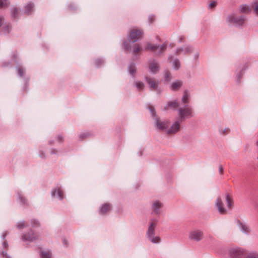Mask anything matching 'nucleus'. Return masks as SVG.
<instances>
[{
	"instance_id": "nucleus-1",
	"label": "nucleus",
	"mask_w": 258,
	"mask_h": 258,
	"mask_svg": "<svg viewBox=\"0 0 258 258\" xmlns=\"http://www.w3.org/2000/svg\"><path fill=\"white\" fill-rule=\"evenodd\" d=\"M143 36V32L141 29L134 27L130 30V40L134 42L141 39Z\"/></svg>"
},
{
	"instance_id": "nucleus-2",
	"label": "nucleus",
	"mask_w": 258,
	"mask_h": 258,
	"mask_svg": "<svg viewBox=\"0 0 258 258\" xmlns=\"http://www.w3.org/2000/svg\"><path fill=\"white\" fill-rule=\"evenodd\" d=\"M166 44H164L162 45L159 46L153 45L151 43H148L146 46V49L147 50H151L152 51H156V50H158L157 54L158 55H160L162 52H163L166 50Z\"/></svg>"
},
{
	"instance_id": "nucleus-3",
	"label": "nucleus",
	"mask_w": 258,
	"mask_h": 258,
	"mask_svg": "<svg viewBox=\"0 0 258 258\" xmlns=\"http://www.w3.org/2000/svg\"><path fill=\"white\" fill-rule=\"evenodd\" d=\"M247 253L248 251L238 248H233L230 250L231 255L234 258H245Z\"/></svg>"
},
{
	"instance_id": "nucleus-4",
	"label": "nucleus",
	"mask_w": 258,
	"mask_h": 258,
	"mask_svg": "<svg viewBox=\"0 0 258 258\" xmlns=\"http://www.w3.org/2000/svg\"><path fill=\"white\" fill-rule=\"evenodd\" d=\"M179 115L181 118L185 117H190L192 116L191 109L186 105L184 108H180L179 109Z\"/></svg>"
},
{
	"instance_id": "nucleus-5",
	"label": "nucleus",
	"mask_w": 258,
	"mask_h": 258,
	"mask_svg": "<svg viewBox=\"0 0 258 258\" xmlns=\"http://www.w3.org/2000/svg\"><path fill=\"white\" fill-rule=\"evenodd\" d=\"M203 237V232L200 230H195L191 231L189 234L190 239L199 241L202 239Z\"/></svg>"
},
{
	"instance_id": "nucleus-6",
	"label": "nucleus",
	"mask_w": 258,
	"mask_h": 258,
	"mask_svg": "<svg viewBox=\"0 0 258 258\" xmlns=\"http://www.w3.org/2000/svg\"><path fill=\"white\" fill-rule=\"evenodd\" d=\"M38 237L39 236L37 235L31 231L28 233L24 234L22 236V239L24 241L30 242L37 239Z\"/></svg>"
},
{
	"instance_id": "nucleus-7",
	"label": "nucleus",
	"mask_w": 258,
	"mask_h": 258,
	"mask_svg": "<svg viewBox=\"0 0 258 258\" xmlns=\"http://www.w3.org/2000/svg\"><path fill=\"white\" fill-rule=\"evenodd\" d=\"M215 207L220 214L225 215L227 213V210L224 207V203L221 198H217L215 202Z\"/></svg>"
},
{
	"instance_id": "nucleus-8",
	"label": "nucleus",
	"mask_w": 258,
	"mask_h": 258,
	"mask_svg": "<svg viewBox=\"0 0 258 258\" xmlns=\"http://www.w3.org/2000/svg\"><path fill=\"white\" fill-rule=\"evenodd\" d=\"M157 221L154 219H152L150 222V225L148 228V230L147 233L148 238L151 237L152 236L154 235L155 228L156 226Z\"/></svg>"
},
{
	"instance_id": "nucleus-9",
	"label": "nucleus",
	"mask_w": 258,
	"mask_h": 258,
	"mask_svg": "<svg viewBox=\"0 0 258 258\" xmlns=\"http://www.w3.org/2000/svg\"><path fill=\"white\" fill-rule=\"evenodd\" d=\"M168 125L169 121L168 120H162L160 119H156V126L159 130L165 131L166 133V131L168 130L167 127Z\"/></svg>"
},
{
	"instance_id": "nucleus-10",
	"label": "nucleus",
	"mask_w": 258,
	"mask_h": 258,
	"mask_svg": "<svg viewBox=\"0 0 258 258\" xmlns=\"http://www.w3.org/2000/svg\"><path fill=\"white\" fill-rule=\"evenodd\" d=\"M229 19L230 22L238 25H242L245 21V18L242 16H231L229 17Z\"/></svg>"
},
{
	"instance_id": "nucleus-11",
	"label": "nucleus",
	"mask_w": 258,
	"mask_h": 258,
	"mask_svg": "<svg viewBox=\"0 0 258 258\" xmlns=\"http://www.w3.org/2000/svg\"><path fill=\"white\" fill-rule=\"evenodd\" d=\"M146 81L151 90H155L157 89L159 84L158 81L149 77H146Z\"/></svg>"
},
{
	"instance_id": "nucleus-12",
	"label": "nucleus",
	"mask_w": 258,
	"mask_h": 258,
	"mask_svg": "<svg viewBox=\"0 0 258 258\" xmlns=\"http://www.w3.org/2000/svg\"><path fill=\"white\" fill-rule=\"evenodd\" d=\"M180 124L179 120L176 121L171 126V127L166 131V133L168 135L174 134L178 132L180 130Z\"/></svg>"
},
{
	"instance_id": "nucleus-13",
	"label": "nucleus",
	"mask_w": 258,
	"mask_h": 258,
	"mask_svg": "<svg viewBox=\"0 0 258 258\" xmlns=\"http://www.w3.org/2000/svg\"><path fill=\"white\" fill-rule=\"evenodd\" d=\"M149 68L152 73H156L159 71L160 67L157 62L153 60L149 63Z\"/></svg>"
},
{
	"instance_id": "nucleus-14",
	"label": "nucleus",
	"mask_w": 258,
	"mask_h": 258,
	"mask_svg": "<svg viewBox=\"0 0 258 258\" xmlns=\"http://www.w3.org/2000/svg\"><path fill=\"white\" fill-rule=\"evenodd\" d=\"M162 207L163 204L162 203L158 201H155L152 207L153 212L156 214H159L160 213L159 209H160Z\"/></svg>"
},
{
	"instance_id": "nucleus-15",
	"label": "nucleus",
	"mask_w": 258,
	"mask_h": 258,
	"mask_svg": "<svg viewBox=\"0 0 258 258\" xmlns=\"http://www.w3.org/2000/svg\"><path fill=\"white\" fill-rule=\"evenodd\" d=\"M131 47L132 48L133 54L136 56L139 54L142 50L141 46L138 43L134 44Z\"/></svg>"
},
{
	"instance_id": "nucleus-16",
	"label": "nucleus",
	"mask_w": 258,
	"mask_h": 258,
	"mask_svg": "<svg viewBox=\"0 0 258 258\" xmlns=\"http://www.w3.org/2000/svg\"><path fill=\"white\" fill-rule=\"evenodd\" d=\"M51 195L53 197H56L61 200L63 198L62 191L59 188L52 190Z\"/></svg>"
},
{
	"instance_id": "nucleus-17",
	"label": "nucleus",
	"mask_w": 258,
	"mask_h": 258,
	"mask_svg": "<svg viewBox=\"0 0 258 258\" xmlns=\"http://www.w3.org/2000/svg\"><path fill=\"white\" fill-rule=\"evenodd\" d=\"M182 85V82L181 81H176L172 83L170 88L173 91L178 90Z\"/></svg>"
},
{
	"instance_id": "nucleus-18",
	"label": "nucleus",
	"mask_w": 258,
	"mask_h": 258,
	"mask_svg": "<svg viewBox=\"0 0 258 258\" xmlns=\"http://www.w3.org/2000/svg\"><path fill=\"white\" fill-rule=\"evenodd\" d=\"M239 10L241 13L249 14L251 11V9L250 7L246 5H242L240 6Z\"/></svg>"
},
{
	"instance_id": "nucleus-19",
	"label": "nucleus",
	"mask_w": 258,
	"mask_h": 258,
	"mask_svg": "<svg viewBox=\"0 0 258 258\" xmlns=\"http://www.w3.org/2000/svg\"><path fill=\"white\" fill-rule=\"evenodd\" d=\"M110 209V206L109 204H105L101 206L100 209L99 213L101 214H104L108 212Z\"/></svg>"
},
{
	"instance_id": "nucleus-20",
	"label": "nucleus",
	"mask_w": 258,
	"mask_h": 258,
	"mask_svg": "<svg viewBox=\"0 0 258 258\" xmlns=\"http://www.w3.org/2000/svg\"><path fill=\"white\" fill-rule=\"evenodd\" d=\"M33 10V5L31 3H29L26 5L24 8V12L25 14H29Z\"/></svg>"
},
{
	"instance_id": "nucleus-21",
	"label": "nucleus",
	"mask_w": 258,
	"mask_h": 258,
	"mask_svg": "<svg viewBox=\"0 0 258 258\" xmlns=\"http://www.w3.org/2000/svg\"><path fill=\"white\" fill-rule=\"evenodd\" d=\"M226 201L227 202V207L229 210H231L233 207V201L232 199L230 197L229 195H227L226 198Z\"/></svg>"
},
{
	"instance_id": "nucleus-22",
	"label": "nucleus",
	"mask_w": 258,
	"mask_h": 258,
	"mask_svg": "<svg viewBox=\"0 0 258 258\" xmlns=\"http://www.w3.org/2000/svg\"><path fill=\"white\" fill-rule=\"evenodd\" d=\"M189 94L187 91H185L183 93L181 102L184 104H187L189 102Z\"/></svg>"
},
{
	"instance_id": "nucleus-23",
	"label": "nucleus",
	"mask_w": 258,
	"mask_h": 258,
	"mask_svg": "<svg viewBox=\"0 0 258 258\" xmlns=\"http://www.w3.org/2000/svg\"><path fill=\"white\" fill-rule=\"evenodd\" d=\"M41 258H50L51 253L49 250H42L40 253Z\"/></svg>"
},
{
	"instance_id": "nucleus-24",
	"label": "nucleus",
	"mask_w": 258,
	"mask_h": 258,
	"mask_svg": "<svg viewBox=\"0 0 258 258\" xmlns=\"http://www.w3.org/2000/svg\"><path fill=\"white\" fill-rule=\"evenodd\" d=\"M135 85L139 91H141L143 90L145 87L144 84L143 82L139 81H136L135 83Z\"/></svg>"
},
{
	"instance_id": "nucleus-25",
	"label": "nucleus",
	"mask_w": 258,
	"mask_h": 258,
	"mask_svg": "<svg viewBox=\"0 0 258 258\" xmlns=\"http://www.w3.org/2000/svg\"><path fill=\"white\" fill-rule=\"evenodd\" d=\"M164 78L167 82H169L172 79V76L169 71H165L164 72Z\"/></svg>"
},
{
	"instance_id": "nucleus-26",
	"label": "nucleus",
	"mask_w": 258,
	"mask_h": 258,
	"mask_svg": "<svg viewBox=\"0 0 258 258\" xmlns=\"http://www.w3.org/2000/svg\"><path fill=\"white\" fill-rule=\"evenodd\" d=\"M240 228L241 230L244 233H248L249 231V227L242 223H240Z\"/></svg>"
},
{
	"instance_id": "nucleus-27",
	"label": "nucleus",
	"mask_w": 258,
	"mask_h": 258,
	"mask_svg": "<svg viewBox=\"0 0 258 258\" xmlns=\"http://www.w3.org/2000/svg\"><path fill=\"white\" fill-rule=\"evenodd\" d=\"M245 258H258V253L256 252H248Z\"/></svg>"
},
{
	"instance_id": "nucleus-28",
	"label": "nucleus",
	"mask_w": 258,
	"mask_h": 258,
	"mask_svg": "<svg viewBox=\"0 0 258 258\" xmlns=\"http://www.w3.org/2000/svg\"><path fill=\"white\" fill-rule=\"evenodd\" d=\"M148 238L152 242L154 243H158L161 240L160 238L158 236L154 237V236H152L151 237H149Z\"/></svg>"
},
{
	"instance_id": "nucleus-29",
	"label": "nucleus",
	"mask_w": 258,
	"mask_h": 258,
	"mask_svg": "<svg viewBox=\"0 0 258 258\" xmlns=\"http://www.w3.org/2000/svg\"><path fill=\"white\" fill-rule=\"evenodd\" d=\"M252 8L254 12L258 16V1H255L252 4Z\"/></svg>"
},
{
	"instance_id": "nucleus-30",
	"label": "nucleus",
	"mask_w": 258,
	"mask_h": 258,
	"mask_svg": "<svg viewBox=\"0 0 258 258\" xmlns=\"http://www.w3.org/2000/svg\"><path fill=\"white\" fill-rule=\"evenodd\" d=\"M178 103L175 101L170 102L168 103L169 107L174 108V109H176L178 107Z\"/></svg>"
},
{
	"instance_id": "nucleus-31",
	"label": "nucleus",
	"mask_w": 258,
	"mask_h": 258,
	"mask_svg": "<svg viewBox=\"0 0 258 258\" xmlns=\"http://www.w3.org/2000/svg\"><path fill=\"white\" fill-rule=\"evenodd\" d=\"M180 62L178 59H175L173 61V67L175 70H178L180 68Z\"/></svg>"
},
{
	"instance_id": "nucleus-32",
	"label": "nucleus",
	"mask_w": 258,
	"mask_h": 258,
	"mask_svg": "<svg viewBox=\"0 0 258 258\" xmlns=\"http://www.w3.org/2000/svg\"><path fill=\"white\" fill-rule=\"evenodd\" d=\"M220 133L223 135H226L230 133V129L229 128H225L224 129H221Z\"/></svg>"
},
{
	"instance_id": "nucleus-33",
	"label": "nucleus",
	"mask_w": 258,
	"mask_h": 258,
	"mask_svg": "<svg viewBox=\"0 0 258 258\" xmlns=\"http://www.w3.org/2000/svg\"><path fill=\"white\" fill-rule=\"evenodd\" d=\"M18 13V11L17 8L14 7L12 9V15L13 17H16Z\"/></svg>"
},
{
	"instance_id": "nucleus-34",
	"label": "nucleus",
	"mask_w": 258,
	"mask_h": 258,
	"mask_svg": "<svg viewBox=\"0 0 258 258\" xmlns=\"http://www.w3.org/2000/svg\"><path fill=\"white\" fill-rule=\"evenodd\" d=\"M130 74L134 75L136 72V68L134 64L130 65Z\"/></svg>"
},
{
	"instance_id": "nucleus-35",
	"label": "nucleus",
	"mask_w": 258,
	"mask_h": 258,
	"mask_svg": "<svg viewBox=\"0 0 258 258\" xmlns=\"http://www.w3.org/2000/svg\"><path fill=\"white\" fill-rule=\"evenodd\" d=\"M7 5V0H0V8H4Z\"/></svg>"
},
{
	"instance_id": "nucleus-36",
	"label": "nucleus",
	"mask_w": 258,
	"mask_h": 258,
	"mask_svg": "<svg viewBox=\"0 0 258 258\" xmlns=\"http://www.w3.org/2000/svg\"><path fill=\"white\" fill-rule=\"evenodd\" d=\"M216 6H217L216 2L211 1L209 5V8L210 9L214 8Z\"/></svg>"
},
{
	"instance_id": "nucleus-37",
	"label": "nucleus",
	"mask_w": 258,
	"mask_h": 258,
	"mask_svg": "<svg viewBox=\"0 0 258 258\" xmlns=\"http://www.w3.org/2000/svg\"><path fill=\"white\" fill-rule=\"evenodd\" d=\"M25 226V223L24 221H20L18 223L17 227L19 229H23Z\"/></svg>"
},
{
	"instance_id": "nucleus-38",
	"label": "nucleus",
	"mask_w": 258,
	"mask_h": 258,
	"mask_svg": "<svg viewBox=\"0 0 258 258\" xmlns=\"http://www.w3.org/2000/svg\"><path fill=\"white\" fill-rule=\"evenodd\" d=\"M18 71L19 75L21 77L23 76V75L24 74V73L25 72V70L23 68H18Z\"/></svg>"
},
{
	"instance_id": "nucleus-39",
	"label": "nucleus",
	"mask_w": 258,
	"mask_h": 258,
	"mask_svg": "<svg viewBox=\"0 0 258 258\" xmlns=\"http://www.w3.org/2000/svg\"><path fill=\"white\" fill-rule=\"evenodd\" d=\"M32 225L34 227H37L39 225V223L37 220H33L32 221Z\"/></svg>"
},
{
	"instance_id": "nucleus-40",
	"label": "nucleus",
	"mask_w": 258,
	"mask_h": 258,
	"mask_svg": "<svg viewBox=\"0 0 258 258\" xmlns=\"http://www.w3.org/2000/svg\"><path fill=\"white\" fill-rule=\"evenodd\" d=\"M149 109L151 112L152 115L154 116L155 114V109H154V107L151 105H150L149 106Z\"/></svg>"
},
{
	"instance_id": "nucleus-41",
	"label": "nucleus",
	"mask_w": 258,
	"mask_h": 258,
	"mask_svg": "<svg viewBox=\"0 0 258 258\" xmlns=\"http://www.w3.org/2000/svg\"><path fill=\"white\" fill-rule=\"evenodd\" d=\"M155 17L154 16L150 15L149 17V21L150 23H153L155 21Z\"/></svg>"
},
{
	"instance_id": "nucleus-42",
	"label": "nucleus",
	"mask_w": 258,
	"mask_h": 258,
	"mask_svg": "<svg viewBox=\"0 0 258 258\" xmlns=\"http://www.w3.org/2000/svg\"><path fill=\"white\" fill-rule=\"evenodd\" d=\"M219 171L220 174H222L223 173L224 169L221 165L219 166Z\"/></svg>"
},
{
	"instance_id": "nucleus-43",
	"label": "nucleus",
	"mask_w": 258,
	"mask_h": 258,
	"mask_svg": "<svg viewBox=\"0 0 258 258\" xmlns=\"http://www.w3.org/2000/svg\"><path fill=\"white\" fill-rule=\"evenodd\" d=\"M3 258H9V256L6 252L3 251Z\"/></svg>"
},
{
	"instance_id": "nucleus-44",
	"label": "nucleus",
	"mask_w": 258,
	"mask_h": 258,
	"mask_svg": "<svg viewBox=\"0 0 258 258\" xmlns=\"http://www.w3.org/2000/svg\"><path fill=\"white\" fill-rule=\"evenodd\" d=\"M101 62V60L100 59H97L96 60V63L97 66H99Z\"/></svg>"
},
{
	"instance_id": "nucleus-45",
	"label": "nucleus",
	"mask_w": 258,
	"mask_h": 258,
	"mask_svg": "<svg viewBox=\"0 0 258 258\" xmlns=\"http://www.w3.org/2000/svg\"><path fill=\"white\" fill-rule=\"evenodd\" d=\"M3 22H4V18H3V17L0 16V27L2 26Z\"/></svg>"
},
{
	"instance_id": "nucleus-46",
	"label": "nucleus",
	"mask_w": 258,
	"mask_h": 258,
	"mask_svg": "<svg viewBox=\"0 0 258 258\" xmlns=\"http://www.w3.org/2000/svg\"><path fill=\"white\" fill-rule=\"evenodd\" d=\"M20 200L21 201V202L22 203H23V204H25V199H23V198L22 197H20Z\"/></svg>"
},
{
	"instance_id": "nucleus-47",
	"label": "nucleus",
	"mask_w": 258,
	"mask_h": 258,
	"mask_svg": "<svg viewBox=\"0 0 258 258\" xmlns=\"http://www.w3.org/2000/svg\"><path fill=\"white\" fill-rule=\"evenodd\" d=\"M3 246H4V247H6V248L7 247H8V244L7 243V242H5H5L3 243Z\"/></svg>"
},
{
	"instance_id": "nucleus-48",
	"label": "nucleus",
	"mask_w": 258,
	"mask_h": 258,
	"mask_svg": "<svg viewBox=\"0 0 258 258\" xmlns=\"http://www.w3.org/2000/svg\"><path fill=\"white\" fill-rule=\"evenodd\" d=\"M182 50H183L182 49H180H180H178L177 50V54H179Z\"/></svg>"
},
{
	"instance_id": "nucleus-49",
	"label": "nucleus",
	"mask_w": 258,
	"mask_h": 258,
	"mask_svg": "<svg viewBox=\"0 0 258 258\" xmlns=\"http://www.w3.org/2000/svg\"><path fill=\"white\" fill-rule=\"evenodd\" d=\"M124 47H125V48L126 49H128L127 45L125 43H124Z\"/></svg>"
},
{
	"instance_id": "nucleus-50",
	"label": "nucleus",
	"mask_w": 258,
	"mask_h": 258,
	"mask_svg": "<svg viewBox=\"0 0 258 258\" xmlns=\"http://www.w3.org/2000/svg\"><path fill=\"white\" fill-rule=\"evenodd\" d=\"M186 51L187 52H189V48H186Z\"/></svg>"
},
{
	"instance_id": "nucleus-51",
	"label": "nucleus",
	"mask_w": 258,
	"mask_h": 258,
	"mask_svg": "<svg viewBox=\"0 0 258 258\" xmlns=\"http://www.w3.org/2000/svg\"><path fill=\"white\" fill-rule=\"evenodd\" d=\"M3 239H5V238L6 237V235H3Z\"/></svg>"
},
{
	"instance_id": "nucleus-52",
	"label": "nucleus",
	"mask_w": 258,
	"mask_h": 258,
	"mask_svg": "<svg viewBox=\"0 0 258 258\" xmlns=\"http://www.w3.org/2000/svg\"><path fill=\"white\" fill-rule=\"evenodd\" d=\"M58 138L60 139V137L59 136L58 137Z\"/></svg>"
},
{
	"instance_id": "nucleus-53",
	"label": "nucleus",
	"mask_w": 258,
	"mask_h": 258,
	"mask_svg": "<svg viewBox=\"0 0 258 258\" xmlns=\"http://www.w3.org/2000/svg\"><path fill=\"white\" fill-rule=\"evenodd\" d=\"M256 144L258 146V141L257 142Z\"/></svg>"
},
{
	"instance_id": "nucleus-54",
	"label": "nucleus",
	"mask_w": 258,
	"mask_h": 258,
	"mask_svg": "<svg viewBox=\"0 0 258 258\" xmlns=\"http://www.w3.org/2000/svg\"><path fill=\"white\" fill-rule=\"evenodd\" d=\"M257 159H258V157H257Z\"/></svg>"
}]
</instances>
